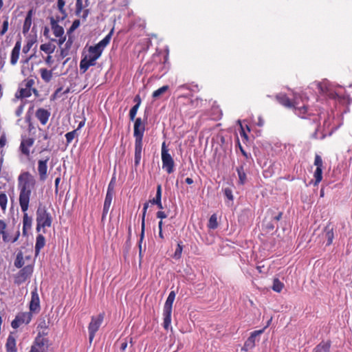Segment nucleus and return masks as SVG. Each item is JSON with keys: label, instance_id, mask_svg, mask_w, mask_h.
Returning a JSON list of instances; mask_svg holds the SVG:
<instances>
[{"label": "nucleus", "instance_id": "40", "mask_svg": "<svg viewBox=\"0 0 352 352\" xmlns=\"http://www.w3.org/2000/svg\"><path fill=\"white\" fill-rule=\"evenodd\" d=\"M284 287V284L278 279L275 278L273 281L272 289L276 292H280Z\"/></svg>", "mask_w": 352, "mask_h": 352}, {"label": "nucleus", "instance_id": "37", "mask_svg": "<svg viewBox=\"0 0 352 352\" xmlns=\"http://www.w3.org/2000/svg\"><path fill=\"white\" fill-rule=\"evenodd\" d=\"M314 177L315 178L314 185H318L322 179V168H316Z\"/></svg>", "mask_w": 352, "mask_h": 352}, {"label": "nucleus", "instance_id": "10", "mask_svg": "<svg viewBox=\"0 0 352 352\" xmlns=\"http://www.w3.org/2000/svg\"><path fill=\"white\" fill-rule=\"evenodd\" d=\"M32 314L31 311L19 313L15 318L12 321L11 326L13 329L19 328L21 324H28L30 322L32 318Z\"/></svg>", "mask_w": 352, "mask_h": 352}, {"label": "nucleus", "instance_id": "9", "mask_svg": "<svg viewBox=\"0 0 352 352\" xmlns=\"http://www.w3.org/2000/svg\"><path fill=\"white\" fill-rule=\"evenodd\" d=\"M162 161L163 169H165L168 174L173 173L175 162L166 148L165 142H163L162 145Z\"/></svg>", "mask_w": 352, "mask_h": 352}, {"label": "nucleus", "instance_id": "18", "mask_svg": "<svg viewBox=\"0 0 352 352\" xmlns=\"http://www.w3.org/2000/svg\"><path fill=\"white\" fill-rule=\"evenodd\" d=\"M21 48V41L19 39L17 41L12 50L11 55H10V64L12 65H15L19 58L20 50Z\"/></svg>", "mask_w": 352, "mask_h": 352}, {"label": "nucleus", "instance_id": "41", "mask_svg": "<svg viewBox=\"0 0 352 352\" xmlns=\"http://www.w3.org/2000/svg\"><path fill=\"white\" fill-rule=\"evenodd\" d=\"M208 227L210 229H216L218 227L217 217L215 214H213L210 216Z\"/></svg>", "mask_w": 352, "mask_h": 352}, {"label": "nucleus", "instance_id": "23", "mask_svg": "<svg viewBox=\"0 0 352 352\" xmlns=\"http://www.w3.org/2000/svg\"><path fill=\"white\" fill-rule=\"evenodd\" d=\"M148 208V202H146L144 204L143 210H142V222H141V234H140V252L141 253V243L144 239V231H145V217L147 209Z\"/></svg>", "mask_w": 352, "mask_h": 352}, {"label": "nucleus", "instance_id": "11", "mask_svg": "<svg viewBox=\"0 0 352 352\" xmlns=\"http://www.w3.org/2000/svg\"><path fill=\"white\" fill-rule=\"evenodd\" d=\"M48 341L41 336L36 337L29 352H48Z\"/></svg>", "mask_w": 352, "mask_h": 352}, {"label": "nucleus", "instance_id": "49", "mask_svg": "<svg viewBox=\"0 0 352 352\" xmlns=\"http://www.w3.org/2000/svg\"><path fill=\"white\" fill-rule=\"evenodd\" d=\"M224 195L230 201H232L234 199V197L232 195V190L230 188H226L223 189Z\"/></svg>", "mask_w": 352, "mask_h": 352}, {"label": "nucleus", "instance_id": "27", "mask_svg": "<svg viewBox=\"0 0 352 352\" xmlns=\"http://www.w3.org/2000/svg\"><path fill=\"white\" fill-rule=\"evenodd\" d=\"M324 236L327 240V245H330L334 239L333 228L328 224L324 230Z\"/></svg>", "mask_w": 352, "mask_h": 352}, {"label": "nucleus", "instance_id": "47", "mask_svg": "<svg viewBox=\"0 0 352 352\" xmlns=\"http://www.w3.org/2000/svg\"><path fill=\"white\" fill-rule=\"evenodd\" d=\"M139 104H135L130 110L129 111V118L131 121H133L135 120V116L137 114V112H138V108H139Z\"/></svg>", "mask_w": 352, "mask_h": 352}, {"label": "nucleus", "instance_id": "31", "mask_svg": "<svg viewBox=\"0 0 352 352\" xmlns=\"http://www.w3.org/2000/svg\"><path fill=\"white\" fill-rule=\"evenodd\" d=\"M236 172L239 176V183L241 185H243L247 179L246 173L244 170V166L243 165L238 166L236 168Z\"/></svg>", "mask_w": 352, "mask_h": 352}, {"label": "nucleus", "instance_id": "42", "mask_svg": "<svg viewBox=\"0 0 352 352\" xmlns=\"http://www.w3.org/2000/svg\"><path fill=\"white\" fill-rule=\"evenodd\" d=\"M65 5V2L64 0H58L57 7L59 12L63 14L61 19H65L67 16L66 10L64 9Z\"/></svg>", "mask_w": 352, "mask_h": 352}, {"label": "nucleus", "instance_id": "52", "mask_svg": "<svg viewBox=\"0 0 352 352\" xmlns=\"http://www.w3.org/2000/svg\"><path fill=\"white\" fill-rule=\"evenodd\" d=\"M23 263H24V262L23 261L22 256L21 254H18L16 256V258L14 261L15 267H16L17 268H21L23 265Z\"/></svg>", "mask_w": 352, "mask_h": 352}, {"label": "nucleus", "instance_id": "50", "mask_svg": "<svg viewBox=\"0 0 352 352\" xmlns=\"http://www.w3.org/2000/svg\"><path fill=\"white\" fill-rule=\"evenodd\" d=\"M314 165L316 168H322L323 161L320 155L316 154L314 159Z\"/></svg>", "mask_w": 352, "mask_h": 352}, {"label": "nucleus", "instance_id": "35", "mask_svg": "<svg viewBox=\"0 0 352 352\" xmlns=\"http://www.w3.org/2000/svg\"><path fill=\"white\" fill-rule=\"evenodd\" d=\"M113 32V29H112L111 32L98 43V45L102 47V50H104V48L109 43Z\"/></svg>", "mask_w": 352, "mask_h": 352}, {"label": "nucleus", "instance_id": "6", "mask_svg": "<svg viewBox=\"0 0 352 352\" xmlns=\"http://www.w3.org/2000/svg\"><path fill=\"white\" fill-rule=\"evenodd\" d=\"M175 298V293L172 291L169 293L168 296L165 302L164 309H163V316H164V322L163 327L165 329H168L171 323V314H172V307L173 302Z\"/></svg>", "mask_w": 352, "mask_h": 352}, {"label": "nucleus", "instance_id": "39", "mask_svg": "<svg viewBox=\"0 0 352 352\" xmlns=\"http://www.w3.org/2000/svg\"><path fill=\"white\" fill-rule=\"evenodd\" d=\"M168 89H169V86L168 85H164L162 87L159 88L158 89L154 91L153 92L152 97L153 98H157L161 95L164 94L166 91H168Z\"/></svg>", "mask_w": 352, "mask_h": 352}, {"label": "nucleus", "instance_id": "62", "mask_svg": "<svg viewBox=\"0 0 352 352\" xmlns=\"http://www.w3.org/2000/svg\"><path fill=\"white\" fill-rule=\"evenodd\" d=\"M56 38H58V45L60 47L63 43L64 42L66 41V36H65L64 34H63V36H56Z\"/></svg>", "mask_w": 352, "mask_h": 352}, {"label": "nucleus", "instance_id": "57", "mask_svg": "<svg viewBox=\"0 0 352 352\" xmlns=\"http://www.w3.org/2000/svg\"><path fill=\"white\" fill-rule=\"evenodd\" d=\"M239 133H240V135L241 136V138H243L244 142H247L248 140V135L246 133V132L242 125H241Z\"/></svg>", "mask_w": 352, "mask_h": 352}, {"label": "nucleus", "instance_id": "15", "mask_svg": "<svg viewBox=\"0 0 352 352\" xmlns=\"http://www.w3.org/2000/svg\"><path fill=\"white\" fill-rule=\"evenodd\" d=\"M29 308L30 311L32 313H38L40 311V299L36 288L31 292V300L30 302Z\"/></svg>", "mask_w": 352, "mask_h": 352}, {"label": "nucleus", "instance_id": "3", "mask_svg": "<svg viewBox=\"0 0 352 352\" xmlns=\"http://www.w3.org/2000/svg\"><path fill=\"white\" fill-rule=\"evenodd\" d=\"M0 235L4 243H14L20 237V224L8 226L5 220L0 219Z\"/></svg>", "mask_w": 352, "mask_h": 352}, {"label": "nucleus", "instance_id": "56", "mask_svg": "<svg viewBox=\"0 0 352 352\" xmlns=\"http://www.w3.org/2000/svg\"><path fill=\"white\" fill-rule=\"evenodd\" d=\"M315 131L314 132V133L312 134V138L314 139H318V129L320 128V122L318 120V121H315Z\"/></svg>", "mask_w": 352, "mask_h": 352}, {"label": "nucleus", "instance_id": "13", "mask_svg": "<svg viewBox=\"0 0 352 352\" xmlns=\"http://www.w3.org/2000/svg\"><path fill=\"white\" fill-rule=\"evenodd\" d=\"M50 157H47L45 159H41L38 160V175L39 181L45 182L47 178V162Z\"/></svg>", "mask_w": 352, "mask_h": 352}, {"label": "nucleus", "instance_id": "46", "mask_svg": "<svg viewBox=\"0 0 352 352\" xmlns=\"http://www.w3.org/2000/svg\"><path fill=\"white\" fill-rule=\"evenodd\" d=\"M77 134V130H73L72 131L68 132L65 134L67 144H70L72 140L74 139L75 136Z\"/></svg>", "mask_w": 352, "mask_h": 352}, {"label": "nucleus", "instance_id": "4", "mask_svg": "<svg viewBox=\"0 0 352 352\" xmlns=\"http://www.w3.org/2000/svg\"><path fill=\"white\" fill-rule=\"evenodd\" d=\"M53 218L45 206L40 204L36 211V230L39 232L43 229V232L45 233V228L52 226Z\"/></svg>", "mask_w": 352, "mask_h": 352}, {"label": "nucleus", "instance_id": "34", "mask_svg": "<svg viewBox=\"0 0 352 352\" xmlns=\"http://www.w3.org/2000/svg\"><path fill=\"white\" fill-rule=\"evenodd\" d=\"M68 39L66 41L65 49L61 50V55L65 57L67 55V52L66 51L69 50L74 42V36L72 34H68Z\"/></svg>", "mask_w": 352, "mask_h": 352}, {"label": "nucleus", "instance_id": "16", "mask_svg": "<svg viewBox=\"0 0 352 352\" xmlns=\"http://www.w3.org/2000/svg\"><path fill=\"white\" fill-rule=\"evenodd\" d=\"M50 115V111L43 108H38L35 113L36 118L43 126L47 123Z\"/></svg>", "mask_w": 352, "mask_h": 352}, {"label": "nucleus", "instance_id": "7", "mask_svg": "<svg viewBox=\"0 0 352 352\" xmlns=\"http://www.w3.org/2000/svg\"><path fill=\"white\" fill-rule=\"evenodd\" d=\"M308 98L302 94L294 95V106L293 107L295 113L299 117L305 118L308 112Z\"/></svg>", "mask_w": 352, "mask_h": 352}, {"label": "nucleus", "instance_id": "25", "mask_svg": "<svg viewBox=\"0 0 352 352\" xmlns=\"http://www.w3.org/2000/svg\"><path fill=\"white\" fill-rule=\"evenodd\" d=\"M113 196H114V195L111 194L110 192H107V194H106L104 206H103L102 221H103L105 219V217L109 210Z\"/></svg>", "mask_w": 352, "mask_h": 352}, {"label": "nucleus", "instance_id": "51", "mask_svg": "<svg viewBox=\"0 0 352 352\" xmlns=\"http://www.w3.org/2000/svg\"><path fill=\"white\" fill-rule=\"evenodd\" d=\"M34 43V41L33 40H29L23 47V53L27 54L30 50Z\"/></svg>", "mask_w": 352, "mask_h": 352}, {"label": "nucleus", "instance_id": "2", "mask_svg": "<svg viewBox=\"0 0 352 352\" xmlns=\"http://www.w3.org/2000/svg\"><path fill=\"white\" fill-rule=\"evenodd\" d=\"M145 131V124L140 118L135 120L133 126V136L135 138L134 165L138 167L140 165L143 146V137Z\"/></svg>", "mask_w": 352, "mask_h": 352}, {"label": "nucleus", "instance_id": "43", "mask_svg": "<svg viewBox=\"0 0 352 352\" xmlns=\"http://www.w3.org/2000/svg\"><path fill=\"white\" fill-rule=\"evenodd\" d=\"M182 250H183L182 242L179 241L177 243L175 252L174 255H173V258H175V259L181 258L182 254Z\"/></svg>", "mask_w": 352, "mask_h": 352}, {"label": "nucleus", "instance_id": "28", "mask_svg": "<svg viewBox=\"0 0 352 352\" xmlns=\"http://www.w3.org/2000/svg\"><path fill=\"white\" fill-rule=\"evenodd\" d=\"M45 245V239L43 236V234H39L37 235L36 239V243H35V254L36 255H38L41 250L43 248V247Z\"/></svg>", "mask_w": 352, "mask_h": 352}, {"label": "nucleus", "instance_id": "45", "mask_svg": "<svg viewBox=\"0 0 352 352\" xmlns=\"http://www.w3.org/2000/svg\"><path fill=\"white\" fill-rule=\"evenodd\" d=\"M80 25V21L79 19H76L73 21L71 27L67 30V34H72V32L76 30Z\"/></svg>", "mask_w": 352, "mask_h": 352}, {"label": "nucleus", "instance_id": "33", "mask_svg": "<svg viewBox=\"0 0 352 352\" xmlns=\"http://www.w3.org/2000/svg\"><path fill=\"white\" fill-rule=\"evenodd\" d=\"M56 49V46L50 43L41 45L40 50L47 54H52Z\"/></svg>", "mask_w": 352, "mask_h": 352}, {"label": "nucleus", "instance_id": "64", "mask_svg": "<svg viewBox=\"0 0 352 352\" xmlns=\"http://www.w3.org/2000/svg\"><path fill=\"white\" fill-rule=\"evenodd\" d=\"M60 182V177H58L56 178L54 184H55V192L57 193L58 191V185Z\"/></svg>", "mask_w": 352, "mask_h": 352}, {"label": "nucleus", "instance_id": "59", "mask_svg": "<svg viewBox=\"0 0 352 352\" xmlns=\"http://www.w3.org/2000/svg\"><path fill=\"white\" fill-rule=\"evenodd\" d=\"M236 142H237V145L239 146V148L242 153V155L246 158L248 159V153H246V151L244 150V148L242 147V146L241 145V143L239 142V138H237V140H236Z\"/></svg>", "mask_w": 352, "mask_h": 352}, {"label": "nucleus", "instance_id": "55", "mask_svg": "<svg viewBox=\"0 0 352 352\" xmlns=\"http://www.w3.org/2000/svg\"><path fill=\"white\" fill-rule=\"evenodd\" d=\"M6 53L0 52V69H2L6 64Z\"/></svg>", "mask_w": 352, "mask_h": 352}, {"label": "nucleus", "instance_id": "32", "mask_svg": "<svg viewBox=\"0 0 352 352\" xmlns=\"http://www.w3.org/2000/svg\"><path fill=\"white\" fill-rule=\"evenodd\" d=\"M88 51L90 55H93L96 58H99L103 50L98 44H96L94 46H90Z\"/></svg>", "mask_w": 352, "mask_h": 352}, {"label": "nucleus", "instance_id": "38", "mask_svg": "<svg viewBox=\"0 0 352 352\" xmlns=\"http://www.w3.org/2000/svg\"><path fill=\"white\" fill-rule=\"evenodd\" d=\"M8 197L4 192H0V207L4 212L7 208Z\"/></svg>", "mask_w": 352, "mask_h": 352}, {"label": "nucleus", "instance_id": "26", "mask_svg": "<svg viewBox=\"0 0 352 352\" xmlns=\"http://www.w3.org/2000/svg\"><path fill=\"white\" fill-rule=\"evenodd\" d=\"M33 14H34L33 9H30L27 13V15L25 16V21H24V23L23 25V33L24 34H27L30 29V27L32 25Z\"/></svg>", "mask_w": 352, "mask_h": 352}, {"label": "nucleus", "instance_id": "44", "mask_svg": "<svg viewBox=\"0 0 352 352\" xmlns=\"http://www.w3.org/2000/svg\"><path fill=\"white\" fill-rule=\"evenodd\" d=\"M9 21L8 16L5 17V20L3 22L1 29L0 30V36H3L8 30Z\"/></svg>", "mask_w": 352, "mask_h": 352}, {"label": "nucleus", "instance_id": "21", "mask_svg": "<svg viewBox=\"0 0 352 352\" xmlns=\"http://www.w3.org/2000/svg\"><path fill=\"white\" fill-rule=\"evenodd\" d=\"M50 21L51 29L55 36H61L64 34V28L57 23L58 20L54 19V16L49 17Z\"/></svg>", "mask_w": 352, "mask_h": 352}, {"label": "nucleus", "instance_id": "61", "mask_svg": "<svg viewBox=\"0 0 352 352\" xmlns=\"http://www.w3.org/2000/svg\"><path fill=\"white\" fill-rule=\"evenodd\" d=\"M156 217H157V218L162 220L163 219H165L167 217V214L164 211L160 210L156 213Z\"/></svg>", "mask_w": 352, "mask_h": 352}, {"label": "nucleus", "instance_id": "22", "mask_svg": "<svg viewBox=\"0 0 352 352\" xmlns=\"http://www.w3.org/2000/svg\"><path fill=\"white\" fill-rule=\"evenodd\" d=\"M148 208V202H146L144 204L143 210H142V222H141V234H140V252L141 253V243L144 239V231H145V217L147 209Z\"/></svg>", "mask_w": 352, "mask_h": 352}, {"label": "nucleus", "instance_id": "19", "mask_svg": "<svg viewBox=\"0 0 352 352\" xmlns=\"http://www.w3.org/2000/svg\"><path fill=\"white\" fill-rule=\"evenodd\" d=\"M6 352H17L16 349V335L11 332L8 338L6 343Z\"/></svg>", "mask_w": 352, "mask_h": 352}, {"label": "nucleus", "instance_id": "5", "mask_svg": "<svg viewBox=\"0 0 352 352\" xmlns=\"http://www.w3.org/2000/svg\"><path fill=\"white\" fill-rule=\"evenodd\" d=\"M34 85V80L32 78L25 80L21 85L18 91L15 94V97L18 99L28 98L32 95V92L37 94L38 91L32 88Z\"/></svg>", "mask_w": 352, "mask_h": 352}, {"label": "nucleus", "instance_id": "63", "mask_svg": "<svg viewBox=\"0 0 352 352\" xmlns=\"http://www.w3.org/2000/svg\"><path fill=\"white\" fill-rule=\"evenodd\" d=\"M45 61L48 65H51L54 63V60L51 54H48V56L45 58Z\"/></svg>", "mask_w": 352, "mask_h": 352}, {"label": "nucleus", "instance_id": "54", "mask_svg": "<svg viewBox=\"0 0 352 352\" xmlns=\"http://www.w3.org/2000/svg\"><path fill=\"white\" fill-rule=\"evenodd\" d=\"M84 58L87 59V61L89 63V64L91 66L95 65L96 61L98 59L96 57H94L93 55H90L89 54L88 56H85Z\"/></svg>", "mask_w": 352, "mask_h": 352}, {"label": "nucleus", "instance_id": "24", "mask_svg": "<svg viewBox=\"0 0 352 352\" xmlns=\"http://www.w3.org/2000/svg\"><path fill=\"white\" fill-rule=\"evenodd\" d=\"M277 101L287 108H292L294 104V98L291 100L285 94H279L276 96Z\"/></svg>", "mask_w": 352, "mask_h": 352}, {"label": "nucleus", "instance_id": "36", "mask_svg": "<svg viewBox=\"0 0 352 352\" xmlns=\"http://www.w3.org/2000/svg\"><path fill=\"white\" fill-rule=\"evenodd\" d=\"M162 200V186L160 184L157 186V191L155 197L152 200H150V202L152 204H160V201Z\"/></svg>", "mask_w": 352, "mask_h": 352}, {"label": "nucleus", "instance_id": "8", "mask_svg": "<svg viewBox=\"0 0 352 352\" xmlns=\"http://www.w3.org/2000/svg\"><path fill=\"white\" fill-rule=\"evenodd\" d=\"M104 318V312L99 314L97 316H92L91 318V321L88 326L89 340L90 343H91V342L93 341L96 333L98 331L99 328L102 324Z\"/></svg>", "mask_w": 352, "mask_h": 352}, {"label": "nucleus", "instance_id": "60", "mask_svg": "<svg viewBox=\"0 0 352 352\" xmlns=\"http://www.w3.org/2000/svg\"><path fill=\"white\" fill-rule=\"evenodd\" d=\"M7 142L6 137L5 134H3L0 137V148H3L6 145Z\"/></svg>", "mask_w": 352, "mask_h": 352}, {"label": "nucleus", "instance_id": "30", "mask_svg": "<svg viewBox=\"0 0 352 352\" xmlns=\"http://www.w3.org/2000/svg\"><path fill=\"white\" fill-rule=\"evenodd\" d=\"M39 73L42 80L45 82H49L52 78V71L45 68H41Z\"/></svg>", "mask_w": 352, "mask_h": 352}, {"label": "nucleus", "instance_id": "17", "mask_svg": "<svg viewBox=\"0 0 352 352\" xmlns=\"http://www.w3.org/2000/svg\"><path fill=\"white\" fill-rule=\"evenodd\" d=\"M34 140L32 138L23 139L20 144V151L26 157L30 156V148L33 146Z\"/></svg>", "mask_w": 352, "mask_h": 352}, {"label": "nucleus", "instance_id": "1", "mask_svg": "<svg viewBox=\"0 0 352 352\" xmlns=\"http://www.w3.org/2000/svg\"><path fill=\"white\" fill-rule=\"evenodd\" d=\"M18 190L19 192V202L23 216V234H28V232L32 228V218L28 215L27 211L29 209L30 197L32 190L36 185L34 177L29 171H23L17 179Z\"/></svg>", "mask_w": 352, "mask_h": 352}, {"label": "nucleus", "instance_id": "12", "mask_svg": "<svg viewBox=\"0 0 352 352\" xmlns=\"http://www.w3.org/2000/svg\"><path fill=\"white\" fill-rule=\"evenodd\" d=\"M32 272L33 268L32 266H25L14 276V283L17 285H21L30 277Z\"/></svg>", "mask_w": 352, "mask_h": 352}, {"label": "nucleus", "instance_id": "29", "mask_svg": "<svg viewBox=\"0 0 352 352\" xmlns=\"http://www.w3.org/2000/svg\"><path fill=\"white\" fill-rule=\"evenodd\" d=\"M331 342H321L314 349L313 352H329Z\"/></svg>", "mask_w": 352, "mask_h": 352}, {"label": "nucleus", "instance_id": "53", "mask_svg": "<svg viewBox=\"0 0 352 352\" xmlns=\"http://www.w3.org/2000/svg\"><path fill=\"white\" fill-rule=\"evenodd\" d=\"M115 180H116L115 177H113L110 183L109 184L107 192H110L113 195L115 194V192H114Z\"/></svg>", "mask_w": 352, "mask_h": 352}, {"label": "nucleus", "instance_id": "14", "mask_svg": "<svg viewBox=\"0 0 352 352\" xmlns=\"http://www.w3.org/2000/svg\"><path fill=\"white\" fill-rule=\"evenodd\" d=\"M265 327L261 330L254 331L251 333L250 337L245 342L242 350L248 351L255 346L256 339L258 336L262 334Z\"/></svg>", "mask_w": 352, "mask_h": 352}, {"label": "nucleus", "instance_id": "48", "mask_svg": "<svg viewBox=\"0 0 352 352\" xmlns=\"http://www.w3.org/2000/svg\"><path fill=\"white\" fill-rule=\"evenodd\" d=\"M91 65L87 61V59L82 58L80 63V69L82 73H85Z\"/></svg>", "mask_w": 352, "mask_h": 352}, {"label": "nucleus", "instance_id": "20", "mask_svg": "<svg viewBox=\"0 0 352 352\" xmlns=\"http://www.w3.org/2000/svg\"><path fill=\"white\" fill-rule=\"evenodd\" d=\"M89 14V9H85L83 0H76V14L80 16L83 19H86Z\"/></svg>", "mask_w": 352, "mask_h": 352}, {"label": "nucleus", "instance_id": "58", "mask_svg": "<svg viewBox=\"0 0 352 352\" xmlns=\"http://www.w3.org/2000/svg\"><path fill=\"white\" fill-rule=\"evenodd\" d=\"M120 342V349L121 351L124 352L127 347L128 342L126 339L121 340Z\"/></svg>", "mask_w": 352, "mask_h": 352}]
</instances>
